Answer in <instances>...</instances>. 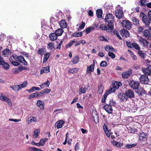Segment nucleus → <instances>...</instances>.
Here are the masks:
<instances>
[{"label": "nucleus", "mask_w": 151, "mask_h": 151, "mask_svg": "<svg viewBox=\"0 0 151 151\" xmlns=\"http://www.w3.org/2000/svg\"><path fill=\"white\" fill-rule=\"evenodd\" d=\"M105 20L108 23L107 26L104 27V29L108 30L109 29L112 30L114 28L113 23L114 20V16L111 13H108L105 16Z\"/></svg>", "instance_id": "obj_1"}, {"label": "nucleus", "mask_w": 151, "mask_h": 151, "mask_svg": "<svg viewBox=\"0 0 151 151\" xmlns=\"http://www.w3.org/2000/svg\"><path fill=\"white\" fill-rule=\"evenodd\" d=\"M115 15L116 17L118 18H122L123 16V13L122 7L119 5H117L116 8Z\"/></svg>", "instance_id": "obj_2"}, {"label": "nucleus", "mask_w": 151, "mask_h": 151, "mask_svg": "<svg viewBox=\"0 0 151 151\" xmlns=\"http://www.w3.org/2000/svg\"><path fill=\"white\" fill-rule=\"evenodd\" d=\"M122 25L123 27L129 29L132 27V24L128 20H124L122 23Z\"/></svg>", "instance_id": "obj_3"}, {"label": "nucleus", "mask_w": 151, "mask_h": 151, "mask_svg": "<svg viewBox=\"0 0 151 151\" xmlns=\"http://www.w3.org/2000/svg\"><path fill=\"white\" fill-rule=\"evenodd\" d=\"M139 79L141 83L145 84H147L149 81L148 77L144 75H141L139 78Z\"/></svg>", "instance_id": "obj_4"}, {"label": "nucleus", "mask_w": 151, "mask_h": 151, "mask_svg": "<svg viewBox=\"0 0 151 151\" xmlns=\"http://www.w3.org/2000/svg\"><path fill=\"white\" fill-rule=\"evenodd\" d=\"M129 85L133 89H137L139 87V84L138 82L133 81L130 82Z\"/></svg>", "instance_id": "obj_5"}, {"label": "nucleus", "mask_w": 151, "mask_h": 151, "mask_svg": "<svg viewBox=\"0 0 151 151\" xmlns=\"http://www.w3.org/2000/svg\"><path fill=\"white\" fill-rule=\"evenodd\" d=\"M0 99L2 101L7 102L8 105L10 106L12 105V103L9 98L6 97L5 95L3 94L1 95L0 97Z\"/></svg>", "instance_id": "obj_6"}, {"label": "nucleus", "mask_w": 151, "mask_h": 151, "mask_svg": "<svg viewBox=\"0 0 151 151\" xmlns=\"http://www.w3.org/2000/svg\"><path fill=\"white\" fill-rule=\"evenodd\" d=\"M138 136L139 140L142 141H146L147 138V134L143 132L139 133Z\"/></svg>", "instance_id": "obj_7"}, {"label": "nucleus", "mask_w": 151, "mask_h": 151, "mask_svg": "<svg viewBox=\"0 0 151 151\" xmlns=\"http://www.w3.org/2000/svg\"><path fill=\"white\" fill-rule=\"evenodd\" d=\"M142 70L145 74L146 75H151V65H149L146 68H143Z\"/></svg>", "instance_id": "obj_8"}, {"label": "nucleus", "mask_w": 151, "mask_h": 151, "mask_svg": "<svg viewBox=\"0 0 151 151\" xmlns=\"http://www.w3.org/2000/svg\"><path fill=\"white\" fill-rule=\"evenodd\" d=\"M139 43L142 46L144 47L148 46V42L146 40L141 38L139 39Z\"/></svg>", "instance_id": "obj_9"}, {"label": "nucleus", "mask_w": 151, "mask_h": 151, "mask_svg": "<svg viewBox=\"0 0 151 151\" xmlns=\"http://www.w3.org/2000/svg\"><path fill=\"white\" fill-rule=\"evenodd\" d=\"M118 99L120 101H125L127 100V97L125 94L121 93L118 95Z\"/></svg>", "instance_id": "obj_10"}, {"label": "nucleus", "mask_w": 151, "mask_h": 151, "mask_svg": "<svg viewBox=\"0 0 151 151\" xmlns=\"http://www.w3.org/2000/svg\"><path fill=\"white\" fill-rule=\"evenodd\" d=\"M104 109L109 113H111L112 112V106L109 104L105 105L104 106Z\"/></svg>", "instance_id": "obj_11"}, {"label": "nucleus", "mask_w": 151, "mask_h": 151, "mask_svg": "<svg viewBox=\"0 0 151 151\" xmlns=\"http://www.w3.org/2000/svg\"><path fill=\"white\" fill-rule=\"evenodd\" d=\"M65 122L63 120H60L58 121L55 124V126L58 129L61 128L63 125L64 124Z\"/></svg>", "instance_id": "obj_12"}, {"label": "nucleus", "mask_w": 151, "mask_h": 151, "mask_svg": "<svg viewBox=\"0 0 151 151\" xmlns=\"http://www.w3.org/2000/svg\"><path fill=\"white\" fill-rule=\"evenodd\" d=\"M125 93L127 97L130 98L134 97V93L132 90H128L126 91Z\"/></svg>", "instance_id": "obj_13"}, {"label": "nucleus", "mask_w": 151, "mask_h": 151, "mask_svg": "<svg viewBox=\"0 0 151 151\" xmlns=\"http://www.w3.org/2000/svg\"><path fill=\"white\" fill-rule=\"evenodd\" d=\"M95 65L94 64L91 65L87 67L86 73H90L91 72H93L94 70Z\"/></svg>", "instance_id": "obj_14"}, {"label": "nucleus", "mask_w": 151, "mask_h": 151, "mask_svg": "<svg viewBox=\"0 0 151 151\" xmlns=\"http://www.w3.org/2000/svg\"><path fill=\"white\" fill-rule=\"evenodd\" d=\"M144 35L147 39H150L151 38V34H150V31L148 30H145L144 32Z\"/></svg>", "instance_id": "obj_15"}, {"label": "nucleus", "mask_w": 151, "mask_h": 151, "mask_svg": "<svg viewBox=\"0 0 151 151\" xmlns=\"http://www.w3.org/2000/svg\"><path fill=\"white\" fill-rule=\"evenodd\" d=\"M58 36L55 33H52L49 35V37L51 41H54L56 40L58 37Z\"/></svg>", "instance_id": "obj_16"}, {"label": "nucleus", "mask_w": 151, "mask_h": 151, "mask_svg": "<svg viewBox=\"0 0 151 151\" xmlns=\"http://www.w3.org/2000/svg\"><path fill=\"white\" fill-rule=\"evenodd\" d=\"M132 71L131 70L127 72H123L122 74V77L125 78H127L130 76L132 74Z\"/></svg>", "instance_id": "obj_17"}, {"label": "nucleus", "mask_w": 151, "mask_h": 151, "mask_svg": "<svg viewBox=\"0 0 151 151\" xmlns=\"http://www.w3.org/2000/svg\"><path fill=\"white\" fill-rule=\"evenodd\" d=\"M50 72L49 66H48L46 67L42 68L40 70V73L42 74L44 73H47Z\"/></svg>", "instance_id": "obj_18"}, {"label": "nucleus", "mask_w": 151, "mask_h": 151, "mask_svg": "<svg viewBox=\"0 0 151 151\" xmlns=\"http://www.w3.org/2000/svg\"><path fill=\"white\" fill-rule=\"evenodd\" d=\"M59 25L62 28L64 29L66 27L67 24L65 20V19L61 20L59 22Z\"/></svg>", "instance_id": "obj_19"}, {"label": "nucleus", "mask_w": 151, "mask_h": 151, "mask_svg": "<svg viewBox=\"0 0 151 151\" xmlns=\"http://www.w3.org/2000/svg\"><path fill=\"white\" fill-rule=\"evenodd\" d=\"M93 118L94 122L96 123H97L99 121V116L96 112L92 113Z\"/></svg>", "instance_id": "obj_20"}, {"label": "nucleus", "mask_w": 151, "mask_h": 151, "mask_svg": "<svg viewBox=\"0 0 151 151\" xmlns=\"http://www.w3.org/2000/svg\"><path fill=\"white\" fill-rule=\"evenodd\" d=\"M17 60L20 62L24 63L25 65H26L27 64V62L22 56H18Z\"/></svg>", "instance_id": "obj_21"}, {"label": "nucleus", "mask_w": 151, "mask_h": 151, "mask_svg": "<svg viewBox=\"0 0 151 151\" xmlns=\"http://www.w3.org/2000/svg\"><path fill=\"white\" fill-rule=\"evenodd\" d=\"M99 38L100 41H104L105 42H108L109 40V38L107 36H104L103 35L99 36Z\"/></svg>", "instance_id": "obj_22"}, {"label": "nucleus", "mask_w": 151, "mask_h": 151, "mask_svg": "<svg viewBox=\"0 0 151 151\" xmlns=\"http://www.w3.org/2000/svg\"><path fill=\"white\" fill-rule=\"evenodd\" d=\"M3 55L5 57H7L8 56L11 54V51L8 49H6L4 50L2 52Z\"/></svg>", "instance_id": "obj_23"}, {"label": "nucleus", "mask_w": 151, "mask_h": 151, "mask_svg": "<svg viewBox=\"0 0 151 151\" xmlns=\"http://www.w3.org/2000/svg\"><path fill=\"white\" fill-rule=\"evenodd\" d=\"M121 35L122 36L127 37L129 36V33L128 31L123 29L121 31Z\"/></svg>", "instance_id": "obj_24"}, {"label": "nucleus", "mask_w": 151, "mask_h": 151, "mask_svg": "<svg viewBox=\"0 0 151 151\" xmlns=\"http://www.w3.org/2000/svg\"><path fill=\"white\" fill-rule=\"evenodd\" d=\"M50 85V82L48 80L45 83H42V84L39 85L41 88H43L45 87H48Z\"/></svg>", "instance_id": "obj_25"}, {"label": "nucleus", "mask_w": 151, "mask_h": 151, "mask_svg": "<svg viewBox=\"0 0 151 151\" xmlns=\"http://www.w3.org/2000/svg\"><path fill=\"white\" fill-rule=\"evenodd\" d=\"M48 140V139L47 138H45L41 139L39 143L40 144V146H44L45 142Z\"/></svg>", "instance_id": "obj_26"}, {"label": "nucleus", "mask_w": 151, "mask_h": 151, "mask_svg": "<svg viewBox=\"0 0 151 151\" xmlns=\"http://www.w3.org/2000/svg\"><path fill=\"white\" fill-rule=\"evenodd\" d=\"M63 32V30L62 29H58L55 31V33L58 36H59L62 35Z\"/></svg>", "instance_id": "obj_27"}, {"label": "nucleus", "mask_w": 151, "mask_h": 151, "mask_svg": "<svg viewBox=\"0 0 151 151\" xmlns=\"http://www.w3.org/2000/svg\"><path fill=\"white\" fill-rule=\"evenodd\" d=\"M138 53L139 55L142 58L144 59L146 57V54L143 52L141 50H139L138 51Z\"/></svg>", "instance_id": "obj_28"}, {"label": "nucleus", "mask_w": 151, "mask_h": 151, "mask_svg": "<svg viewBox=\"0 0 151 151\" xmlns=\"http://www.w3.org/2000/svg\"><path fill=\"white\" fill-rule=\"evenodd\" d=\"M0 65L3 66L4 68L5 69H8L9 68V64L7 63L4 62V60L3 61H2Z\"/></svg>", "instance_id": "obj_29"}, {"label": "nucleus", "mask_w": 151, "mask_h": 151, "mask_svg": "<svg viewBox=\"0 0 151 151\" xmlns=\"http://www.w3.org/2000/svg\"><path fill=\"white\" fill-rule=\"evenodd\" d=\"M122 83L119 82H115L113 85V87L116 89H118L119 87L122 86Z\"/></svg>", "instance_id": "obj_30"}, {"label": "nucleus", "mask_w": 151, "mask_h": 151, "mask_svg": "<svg viewBox=\"0 0 151 151\" xmlns=\"http://www.w3.org/2000/svg\"><path fill=\"white\" fill-rule=\"evenodd\" d=\"M79 60V58L78 56H76L73 57L72 60V62L73 64H76L78 63Z\"/></svg>", "instance_id": "obj_31"}, {"label": "nucleus", "mask_w": 151, "mask_h": 151, "mask_svg": "<svg viewBox=\"0 0 151 151\" xmlns=\"http://www.w3.org/2000/svg\"><path fill=\"white\" fill-rule=\"evenodd\" d=\"M40 133V130L39 129L35 130L33 133V137L34 139L36 138L38 135V134Z\"/></svg>", "instance_id": "obj_32"}, {"label": "nucleus", "mask_w": 151, "mask_h": 151, "mask_svg": "<svg viewBox=\"0 0 151 151\" xmlns=\"http://www.w3.org/2000/svg\"><path fill=\"white\" fill-rule=\"evenodd\" d=\"M137 93L139 95H141L142 93H145V91L143 88H140L139 89H137Z\"/></svg>", "instance_id": "obj_33"}, {"label": "nucleus", "mask_w": 151, "mask_h": 151, "mask_svg": "<svg viewBox=\"0 0 151 151\" xmlns=\"http://www.w3.org/2000/svg\"><path fill=\"white\" fill-rule=\"evenodd\" d=\"M144 22L147 25H149V24L150 23V19H148L147 17H145V18H143L142 19Z\"/></svg>", "instance_id": "obj_34"}, {"label": "nucleus", "mask_w": 151, "mask_h": 151, "mask_svg": "<svg viewBox=\"0 0 151 151\" xmlns=\"http://www.w3.org/2000/svg\"><path fill=\"white\" fill-rule=\"evenodd\" d=\"M10 87L12 88L14 91H18L20 89L19 86V85H14L13 86H10Z\"/></svg>", "instance_id": "obj_35"}, {"label": "nucleus", "mask_w": 151, "mask_h": 151, "mask_svg": "<svg viewBox=\"0 0 151 151\" xmlns=\"http://www.w3.org/2000/svg\"><path fill=\"white\" fill-rule=\"evenodd\" d=\"M111 143L114 146H116L117 147H121V143L118 142L114 140L112 141L111 142Z\"/></svg>", "instance_id": "obj_36"}, {"label": "nucleus", "mask_w": 151, "mask_h": 151, "mask_svg": "<svg viewBox=\"0 0 151 151\" xmlns=\"http://www.w3.org/2000/svg\"><path fill=\"white\" fill-rule=\"evenodd\" d=\"M50 55V54L49 53H47L45 55L43 58V63H45L47 60V59L49 58Z\"/></svg>", "instance_id": "obj_37"}, {"label": "nucleus", "mask_w": 151, "mask_h": 151, "mask_svg": "<svg viewBox=\"0 0 151 151\" xmlns=\"http://www.w3.org/2000/svg\"><path fill=\"white\" fill-rule=\"evenodd\" d=\"M96 14L98 18H101L102 15V10L101 9L97 10L96 11Z\"/></svg>", "instance_id": "obj_38"}, {"label": "nucleus", "mask_w": 151, "mask_h": 151, "mask_svg": "<svg viewBox=\"0 0 151 151\" xmlns=\"http://www.w3.org/2000/svg\"><path fill=\"white\" fill-rule=\"evenodd\" d=\"M38 92H36L34 93H33L30 95L28 97L29 99H31L33 98H35L38 97Z\"/></svg>", "instance_id": "obj_39"}, {"label": "nucleus", "mask_w": 151, "mask_h": 151, "mask_svg": "<svg viewBox=\"0 0 151 151\" xmlns=\"http://www.w3.org/2000/svg\"><path fill=\"white\" fill-rule=\"evenodd\" d=\"M105 50L107 51H110V50H111L112 51L114 50V48L111 46L110 45H108L105 47Z\"/></svg>", "instance_id": "obj_40"}, {"label": "nucleus", "mask_w": 151, "mask_h": 151, "mask_svg": "<svg viewBox=\"0 0 151 151\" xmlns=\"http://www.w3.org/2000/svg\"><path fill=\"white\" fill-rule=\"evenodd\" d=\"M132 20L134 24L138 25L139 24V20L136 17H133L132 18Z\"/></svg>", "instance_id": "obj_41"}, {"label": "nucleus", "mask_w": 151, "mask_h": 151, "mask_svg": "<svg viewBox=\"0 0 151 151\" xmlns=\"http://www.w3.org/2000/svg\"><path fill=\"white\" fill-rule=\"evenodd\" d=\"M28 119L29 120V123H30L32 122H35L37 121L36 118L33 116L30 117Z\"/></svg>", "instance_id": "obj_42"}, {"label": "nucleus", "mask_w": 151, "mask_h": 151, "mask_svg": "<svg viewBox=\"0 0 151 151\" xmlns=\"http://www.w3.org/2000/svg\"><path fill=\"white\" fill-rule=\"evenodd\" d=\"M54 48V44L52 42L49 43L47 46V48L50 50H52Z\"/></svg>", "instance_id": "obj_43"}, {"label": "nucleus", "mask_w": 151, "mask_h": 151, "mask_svg": "<svg viewBox=\"0 0 151 151\" xmlns=\"http://www.w3.org/2000/svg\"><path fill=\"white\" fill-rule=\"evenodd\" d=\"M28 84V83L27 81L24 82L23 83L19 85V86L20 89L24 88Z\"/></svg>", "instance_id": "obj_44"}, {"label": "nucleus", "mask_w": 151, "mask_h": 151, "mask_svg": "<svg viewBox=\"0 0 151 151\" xmlns=\"http://www.w3.org/2000/svg\"><path fill=\"white\" fill-rule=\"evenodd\" d=\"M45 50V49L43 48H39L37 52L38 54L41 55H42L44 53Z\"/></svg>", "instance_id": "obj_45"}, {"label": "nucleus", "mask_w": 151, "mask_h": 151, "mask_svg": "<svg viewBox=\"0 0 151 151\" xmlns=\"http://www.w3.org/2000/svg\"><path fill=\"white\" fill-rule=\"evenodd\" d=\"M78 68H76L70 69L69 71V72L71 73H76L78 70Z\"/></svg>", "instance_id": "obj_46"}, {"label": "nucleus", "mask_w": 151, "mask_h": 151, "mask_svg": "<svg viewBox=\"0 0 151 151\" xmlns=\"http://www.w3.org/2000/svg\"><path fill=\"white\" fill-rule=\"evenodd\" d=\"M94 27H89L87 28L85 30V31L86 33L88 34L90 32L91 30H92L94 29Z\"/></svg>", "instance_id": "obj_47"}, {"label": "nucleus", "mask_w": 151, "mask_h": 151, "mask_svg": "<svg viewBox=\"0 0 151 151\" xmlns=\"http://www.w3.org/2000/svg\"><path fill=\"white\" fill-rule=\"evenodd\" d=\"M82 35V32H76L73 33L72 34V36L74 37H78L81 36Z\"/></svg>", "instance_id": "obj_48"}, {"label": "nucleus", "mask_w": 151, "mask_h": 151, "mask_svg": "<svg viewBox=\"0 0 151 151\" xmlns=\"http://www.w3.org/2000/svg\"><path fill=\"white\" fill-rule=\"evenodd\" d=\"M128 51L129 52V53L130 55H131V56L132 58V59L133 60H136L137 59V57L136 55H135L131 51H130L129 50H128Z\"/></svg>", "instance_id": "obj_49"}, {"label": "nucleus", "mask_w": 151, "mask_h": 151, "mask_svg": "<svg viewBox=\"0 0 151 151\" xmlns=\"http://www.w3.org/2000/svg\"><path fill=\"white\" fill-rule=\"evenodd\" d=\"M134 47L135 49L139 50H140V47L139 45L137 43H132V48Z\"/></svg>", "instance_id": "obj_50"}, {"label": "nucleus", "mask_w": 151, "mask_h": 151, "mask_svg": "<svg viewBox=\"0 0 151 151\" xmlns=\"http://www.w3.org/2000/svg\"><path fill=\"white\" fill-rule=\"evenodd\" d=\"M86 90V88L82 87L79 90V94H81L82 93H85Z\"/></svg>", "instance_id": "obj_51"}, {"label": "nucleus", "mask_w": 151, "mask_h": 151, "mask_svg": "<svg viewBox=\"0 0 151 151\" xmlns=\"http://www.w3.org/2000/svg\"><path fill=\"white\" fill-rule=\"evenodd\" d=\"M10 61L11 62L12 64L15 66H17L19 64V63L17 62L13 61L11 58L9 59Z\"/></svg>", "instance_id": "obj_52"}, {"label": "nucleus", "mask_w": 151, "mask_h": 151, "mask_svg": "<svg viewBox=\"0 0 151 151\" xmlns=\"http://www.w3.org/2000/svg\"><path fill=\"white\" fill-rule=\"evenodd\" d=\"M103 91V87L101 85H99L98 87V92L99 94L101 93Z\"/></svg>", "instance_id": "obj_53"}, {"label": "nucleus", "mask_w": 151, "mask_h": 151, "mask_svg": "<svg viewBox=\"0 0 151 151\" xmlns=\"http://www.w3.org/2000/svg\"><path fill=\"white\" fill-rule=\"evenodd\" d=\"M137 131V130L135 129H132L130 127L128 129V132L130 133H134Z\"/></svg>", "instance_id": "obj_54"}, {"label": "nucleus", "mask_w": 151, "mask_h": 151, "mask_svg": "<svg viewBox=\"0 0 151 151\" xmlns=\"http://www.w3.org/2000/svg\"><path fill=\"white\" fill-rule=\"evenodd\" d=\"M107 65V63L105 61H102L100 63V66L101 67H106Z\"/></svg>", "instance_id": "obj_55"}, {"label": "nucleus", "mask_w": 151, "mask_h": 151, "mask_svg": "<svg viewBox=\"0 0 151 151\" xmlns=\"http://www.w3.org/2000/svg\"><path fill=\"white\" fill-rule=\"evenodd\" d=\"M116 102L114 101L113 99L110 100L109 101V105L111 106H114L115 105Z\"/></svg>", "instance_id": "obj_56"}, {"label": "nucleus", "mask_w": 151, "mask_h": 151, "mask_svg": "<svg viewBox=\"0 0 151 151\" xmlns=\"http://www.w3.org/2000/svg\"><path fill=\"white\" fill-rule=\"evenodd\" d=\"M75 42L74 40H72L66 45V47L67 48L70 47L72 44Z\"/></svg>", "instance_id": "obj_57"}, {"label": "nucleus", "mask_w": 151, "mask_h": 151, "mask_svg": "<svg viewBox=\"0 0 151 151\" xmlns=\"http://www.w3.org/2000/svg\"><path fill=\"white\" fill-rule=\"evenodd\" d=\"M116 89V88L114 87H113V86L112 87H111L109 88V91L107 92H109L110 94L111 93L114 92L115 91Z\"/></svg>", "instance_id": "obj_58"}, {"label": "nucleus", "mask_w": 151, "mask_h": 151, "mask_svg": "<svg viewBox=\"0 0 151 151\" xmlns=\"http://www.w3.org/2000/svg\"><path fill=\"white\" fill-rule=\"evenodd\" d=\"M137 144H127L126 145V147L127 148H131L136 146Z\"/></svg>", "instance_id": "obj_59"}, {"label": "nucleus", "mask_w": 151, "mask_h": 151, "mask_svg": "<svg viewBox=\"0 0 151 151\" xmlns=\"http://www.w3.org/2000/svg\"><path fill=\"white\" fill-rule=\"evenodd\" d=\"M35 90L34 87H33L29 89H26V91L29 93H31L33 92Z\"/></svg>", "instance_id": "obj_60"}, {"label": "nucleus", "mask_w": 151, "mask_h": 151, "mask_svg": "<svg viewBox=\"0 0 151 151\" xmlns=\"http://www.w3.org/2000/svg\"><path fill=\"white\" fill-rule=\"evenodd\" d=\"M109 55L112 58H115V55L113 52H109L108 53Z\"/></svg>", "instance_id": "obj_61"}, {"label": "nucleus", "mask_w": 151, "mask_h": 151, "mask_svg": "<svg viewBox=\"0 0 151 151\" xmlns=\"http://www.w3.org/2000/svg\"><path fill=\"white\" fill-rule=\"evenodd\" d=\"M79 148V144L78 143H77L75 146L74 149L76 150H78Z\"/></svg>", "instance_id": "obj_62"}, {"label": "nucleus", "mask_w": 151, "mask_h": 151, "mask_svg": "<svg viewBox=\"0 0 151 151\" xmlns=\"http://www.w3.org/2000/svg\"><path fill=\"white\" fill-rule=\"evenodd\" d=\"M85 24L84 22H82L81 24H80L79 26V28L80 29H82L85 27Z\"/></svg>", "instance_id": "obj_63"}, {"label": "nucleus", "mask_w": 151, "mask_h": 151, "mask_svg": "<svg viewBox=\"0 0 151 151\" xmlns=\"http://www.w3.org/2000/svg\"><path fill=\"white\" fill-rule=\"evenodd\" d=\"M43 91L45 94L46 93H47L50 92L51 91V89L46 88V89H45L43 90Z\"/></svg>", "instance_id": "obj_64"}]
</instances>
